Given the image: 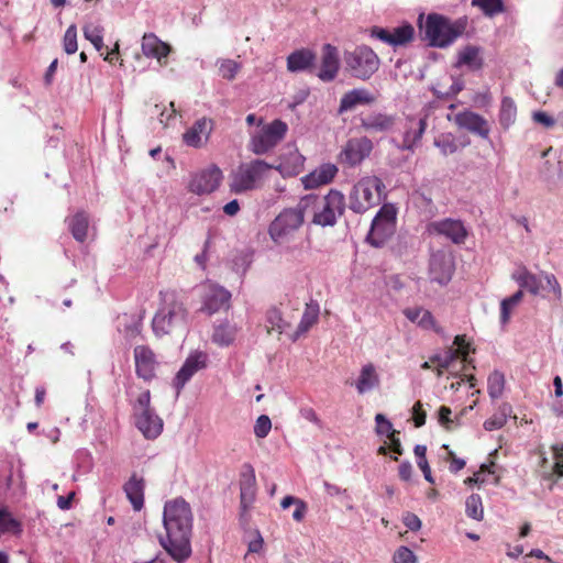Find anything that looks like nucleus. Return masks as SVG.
<instances>
[{
    "instance_id": "15",
    "label": "nucleus",
    "mask_w": 563,
    "mask_h": 563,
    "mask_svg": "<svg viewBox=\"0 0 563 563\" xmlns=\"http://www.w3.org/2000/svg\"><path fill=\"white\" fill-rule=\"evenodd\" d=\"M208 355L205 352L190 354L175 377L174 385L179 391L185 384L200 369L207 367Z\"/></svg>"
},
{
    "instance_id": "23",
    "label": "nucleus",
    "mask_w": 563,
    "mask_h": 563,
    "mask_svg": "<svg viewBox=\"0 0 563 563\" xmlns=\"http://www.w3.org/2000/svg\"><path fill=\"white\" fill-rule=\"evenodd\" d=\"M231 294L219 286H210L205 296L202 310L209 314L216 313L221 309H229Z\"/></svg>"
},
{
    "instance_id": "57",
    "label": "nucleus",
    "mask_w": 563,
    "mask_h": 563,
    "mask_svg": "<svg viewBox=\"0 0 563 563\" xmlns=\"http://www.w3.org/2000/svg\"><path fill=\"white\" fill-rule=\"evenodd\" d=\"M404 525L411 531H418L421 528V520L419 517L410 511L402 515Z\"/></svg>"
},
{
    "instance_id": "50",
    "label": "nucleus",
    "mask_w": 563,
    "mask_h": 563,
    "mask_svg": "<svg viewBox=\"0 0 563 563\" xmlns=\"http://www.w3.org/2000/svg\"><path fill=\"white\" fill-rule=\"evenodd\" d=\"M241 69V65L232 59H223L219 65V74L222 78L233 80Z\"/></svg>"
},
{
    "instance_id": "47",
    "label": "nucleus",
    "mask_w": 563,
    "mask_h": 563,
    "mask_svg": "<svg viewBox=\"0 0 563 563\" xmlns=\"http://www.w3.org/2000/svg\"><path fill=\"white\" fill-rule=\"evenodd\" d=\"M0 529L3 533L20 531V522L12 517L5 507L0 508Z\"/></svg>"
},
{
    "instance_id": "7",
    "label": "nucleus",
    "mask_w": 563,
    "mask_h": 563,
    "mask_svg": "<svg viewBox=\"0 0 563 563\" xmlns=\"http://www.w3.org/2000/svg\"><path fill=\"white\" fill-rule=\"evenodd\" d=\"M313 211L312 222L321 227H333L336 219L343 216L345 210V197L338 189H330L329 192L322 197H318V202Z\"/></svg>"
},
{
    "instance_id": "64",
    "label": "nucleus",
    "mask_w": 563,
    "mask_h": 563,
    "mask_svg": "<svg viewBox=\"0 0 563 563\" xmlns=\"http://www.w3.org/2000/svg\"><path fill=\"white\" fill-rule=\"evenodd\" d=\"M398 474H399L400 479H402L405 482L409 481L411 478V475H412V466H411V464L408 461L402 462L399 465Z\"/></svg>"
},
{
    "instance_id": "25",
    "label": "nucleus",
    "mask_w": 563,
    "mask_h": 563,
    "mask_svg": "<svg viewBox=\"0 0 563 563\" xmlns=\"http://www.w3.org/2000/svg\"><path fill=\"white\" fill-rule=\"evenodd\" d=\"M126 498L135 511H140L144 506L145 479L143 476L133 473L123 485Z\"/></svg>"
},
{
    "instance_id": "45",
    "label": "nucleus",
    "mask_w": 563,
    "mask_h": 563,
    "mask_svg": "<svg viewBox=\"0 0 563 563\" xmlns=\"http://www.w3.org/2000/svg\"><path fill=\"white\" fill-rule=\"evenodd\" d=\"M413 452L418 459L417 464H418L419 468L422 471L426 481L433 484L434 479L431 475V470H430V466H429V463H428V460L426 456L427 448L424 445L418 444L415 446Z\"/></svg>"
},
{
    "instance_id": "51",
    "label": "nucleus",
    "mask_w": 563,
    "mask_h": 563,
    "mask_svg": "<svg viewBox=\"0 0 563 563\" xmlns=\"http://www.w3.org/2000/svg\"><path fill=\"white\" fill-rule=\"evenodd\" d=\"M394 563H417V556L408 547H399L393 556Z\"/></svg>"
},
{
    "instance_id": "53",
    "label": "nucleus",
    "mask_w": 563,
    "mask_h": 563,
    "mask_svg": "<svg viewBox=\"0 0 563 563\" xmlns=\"http://www.w3.org/2000/svg\"><path fill=\"white\" fill-rule=\"evenodd\" d=\"M454 344L456 345V349L452 350L453 353L456 355V357H461L462 361H467V355L471 352V345L468 342H466L464 335H456L454 339Z\"/></svg>"
},
{
    "instance_id": "31",
    "label": "nucleus",
    "mask_w": 563,
    "mask_h": 563,
    "mask_svg": "<svg viewBox=\"0 0 563 563\" xmlns=\"http://www.w3.org/2000/svg\"><path fill=\"white\" fill-rule=\"evenodd\" d=\"M68 229L77 242H85L88 236L89 217L85 211H78L66 219Z\"/></svg>"
},
{
    "instance_id": "17",
    "label": "nucleus",
    "mask_w": 563,
    "mask_h": 563,
    "mask_svg": "<svg viewBox=\"0 0 563 563\" xmlns=\"http://www.w3.org/2000/svg\"><path fill=\"white\" fill-rule=\"evenodd\" d=\"M136 375L144 380H151L155 376L156 360L153 351L145 345L134 349Z\"/></svg>"
},
{
    "instance_id": "5",
    "label": "nucleus",
    "mask_w": 563,
    "mask_h": 563,
    "mask_svg": "<svg viewBox=\"0 0 563 563\" xmlns=\"http://www.w3.org/2000/svg\"><path fill=\"white\" fill-rule=\"evenodd\" d=\"M273 167L274 165L267 164L262 159L242 163L231 174V191L234 194H242L258 188L267 173L273 169Z\"/></svg>"
},
{
    "instance_id": "11",
    "label": "nucleus",
    "mask_w": 563,
    "mask_h": 563,
    "mask_svg": "<svg viewBox=\"0 0 563 563\" xmlns=\"http://www.w3.org/2000/svg\"><path fill=\"white\" fill-rule=\"evenodd\" d=\"M222 179V170L212 164L191 176L188 190L199 196L209 195L219 188Z\"/></svg>"
},
{
    "instance_id": "18",
    "label": "nucleus",
    "mask_w": 563,
    "mask_h": 563,
    "mask_svg": "<svg viewBox=\"0 0 563 563\" xmlns=\"http://www.w3.org/2000/svg\"><path fill=\"white\" fill-rule=\"evenodd\" d=\"M212 130L213 122L202 118L184 133L183 140L186 145L199 148L208 142Z\"/></svg>"
},
{
    "instance_id": "33",
    "label": "nucleus",
    "mask_w": 563,
    "mask_h": 563,
    "mask_svg": "<svg viewBox=\"0 0 563 563\" xmlns=\"http://www.w3.org/2000/svg\"><path fill=\"white\" fill-rule=\"evenodd\" d=\"M318 319L319 305L313 301L307 303L292 339L297 340L300 335L307 333L318 322Z\"/></svg>"
},
{
    "instance_id": "34",
    "label": "nucleus",
    "mask_w": 563,
    "mask_h": 563,
    "mask_svg": "<svg viewBox=\"0 0 563 563\" xmlns=\"http://www.w3.org/2000/svg\"><path fill=\"white\" fill-rule=\"evenodd\" d=\"M379 385V377L375 366L372 363L364 365L356 380V389L358 394H364Z\"/></svg>"
},
{
    "instance_id": "62",
    "label": "nucleus",
    "mask_w": 563,
    "mask_h": 563,
    "mask_svg": "<svg viewBox=\"0 0 563 563\" xmlns=\"http://www.w3.org/2000/svg\"><path fill=\"white\" fill-rule=\"evenodd\" d=\"M372 35L382 42L391 45L390 30L375 26L372 29Z\"/></svg>"
},
{
    "instance_id": "44",
    "label": "nucleus",
    "mask_w": 563,
    "mask_h": 563,
    "mask_svg": "<svg viewBox=\"0 0 563 563\" xmlns=\"http://www.w3.org/2000/svg\"><path fill=\"white\" fill-rule=\"evenodd\" d=\"M434 145L440 148L443 155L453 154L457 151L459 146L453 134H441L434 140Z\"/></svg>"
},
{
    "instance_id": "61",
    "label": "nucleus",
    "mask_w": 563,
    "mask_h": 563,
    "mask_svg": "<svg viewBox=\"0 0 563 563\" xmlns=\"http://www.w3.org/2000/svg\"><path fill=\"white\" fill-rule=\"evenodd\" d=\"M451 409L446 406H441L439 409V422L445 427V429L451 430L453 421L451 420Z\"/></svg>"
},
{
    "instance_id": "20",
    "label": "nucleus",
    "mask_w": 563,
    "mask_h": 563,
    "mask_svg": "<svg viewBox=\"0 0 563 563\" xmlns=\"http://www.w3.org/2000/svg\"><path fill=\"white\" fill-rule=\"evenodd\" d=\"M376 100L377 97L365 88L352 89L342 96L338 112L342 114L353 110L357 106L373 104Z\"/></svg>"
},
{
    "instance_id": "40",
    "label": "nucleus",
    "mask_w": 563,
    "mask_h": 563,
    "mask_svg": "<svg viewBox=\"0 0 563 563\" xmlns=\"http://www.w3.org/2000/svg\"><path fill=\"white\" fill-rule=\"evenodd\" d=\"M522 298H523V291L521 289H519L510 297L501 300V302H500V321H501V323L506 324L509 321L512 308L516 307L518 303H520Z\"/></svg>"
},
{
    "instance_id": "29",
    "label": "nucleus",
    "mask_w": 563,
    "mask_h": 563,
    "mask_svg": "<svg viewBox=\"0 0 563 563\" xmlns=\"http://www.w3.org/2000/svg\"><path fill=\"white\" fill-rule=\"evenodd\" d=\"M142 52L145 56L161 62L162 58L168 56L170 46L161 41L154 33H145L142 38Z\"/></svg>"
},
{
    "instance_id": "12",
    "label": "nucleus",
    "mask_w": 563,
    "mask_h": 563,
    "mask_svg": "<svg viewBox=\"0 0 563 563\" xmlns=\"http://www.w3.org/2000/svg\"><path fill=\"white\" fill-rule=\"evenodd\" d=\"M256 498V478L252 465L245 464L240 477V519L247 523L249 511Z\"/></svg>"
},
{
    "instance_id": "58",
    "label": "nucleus",
    "mask_w": 563,
    "mask_h": 563,
    "mask_svg": "<svg viewBox=\"0 0 563 563\" xmlns=\"http://www.w3.org/2000/svg\"><path fill=\"white\" fill-rule=\"evenodd\" d=\"M532 119L536 123L543 125L544 128H553L555 125V120L553 117L548 114L544 111H536L532 114Z\"/></svg>"
},
{
    "instance_id": "35",
    "label": "nucleus",
    "mask_w": 563,
    "mask_h": 563,
    "mask_svg": "<svg viewBox=\"0 0 563 563\" xmlns=\"http://www.w3.org/2000/svg\"><path fill=\"white\" fill-rule=\"evenodd\" d=\"M483 65L478 47L468 45L459 53L457 66H466L470 70H479Z\"/></svg>"
},
{
    "instance_id": "39",
    "label": "nucleus",
    "mask_w": 563,
    "mask_h": 563,
    "mask_svg": "<svg viewBox=\"0 0 563 563\" xmlns=\"http://www.w3.org/2000/svg\"><path fill=\"white\" fill-rule=\"evenodd\" d=\"M391 45L399 46L406 45L411 42L415 35V29L411 24H404L401 26L390 30Z\"/></svg>"
},
{
    "instance_id": "3",
    "label": "nucleus",
    "mask_w": 563,
    "mask_h": 563,
    "mask_svg": "<svg viewBox=\"0 0 563 563\" xmlns=\"http://www.w3.org/2000/svg\"><path fill=\"white\" fill-rule=\"evenodd\" d=\"M467 24L466 16L451 20L442 14L431 13L420 27L430 46L445 48L465 33Z\"/></svg>"
},
{
    "instance_id": "48",
    "label": "nucleus",
    "mask_w": 563,
    "mask_h": 563,
    "mask_svg": "<svg viewBox=\"0 0 563 563\" xmlns=\"http://www.w3.org/2000/svg\"><path fill=\"white\" fill-rule=\"evenodd\" d=\"M63 47L66 54H74L76 53L78 45H77V27L75 24H71L68 26L64 34L63 38Z\"/></svg>"
},
{
    "instance_id": "14",
    "label": "nucleus",
    "mask_w": 563,
    "mask_h": 563,
    "mask_svg": "<svg viewBox=\"0 0 563 563\" xmlns=\"http://www.w3.org/2000/svg\"><path fill=\"white\" fill-rule=\"evenodd\" d=\"M454 123L463 130L487 140L490 134L489 122L481 114L471 110H464L454 115Z\"/></svg>"
},
{
    "instance_id": "54",
    "label": "nucleus",
    "mask_w": 563,
    "mask_h": 563,
    "mask_svg": "<svg viewBox=\"0 0 563 563\" xmlns=\"http://www.w3.org/2000/svg\"><path fill=\"white\" fill-rule=\"evenodd\" d=\"M151 410H154L153 408H151V394L150 390H145L141 393L136 399V404L134 406V415Z\"/></svg>"
},
{
    "instance_id": "55",
    "label": "nucleus",
    "mask_w": 563,
    "mask_h": 563,
    "mask_svg": "<svg viewBox=\"0 0 563 563\" xmlns=\"http://www.w3.org/2000/svg\"><path fill=\"white\" fill-rule=\"evenodd\" d=\"M553 473L559 477H563V444L554 445L553 448Z\"/></svg>"
},
{
    "instance_id": "2",
    "label": "nucleus",
    "mask_w": 563,
    "mask_h": 563,
    "mask_svg": "<svg viewBox=\"0 0 563 563\" xmlns=\"http://www.w3.org/2000/svg\"><path fill=\"white\" fill-rule=\"evenodd\" d=\"M161 307L155 313L152 328L157 336L181 333L188 327V310L184 298L175 290L159 292Z\"/></svg>"
},
{
    "instance_id": "43",
    "label": "nucleus",
    "mask_w": 563,
    "mask_h": 563,
    "mask_svg": "<svg viewBox=\"0 0 563 563\" xmlns=\"http://www.w3.org/2000/svg\"><path fill=\"white\" fill-rule=\"evenodd\" d=\"M84 36L88 40L97 51L103 47V27L95 24H86L82 29Z\"/></svg>"
},
{
    "instance_id": "30",
    "label": "nucleus",
    "mask_w": 563,
    "mask_h": 563,
    "mask_svg": "<svg viewBox=\"0 0 563 563\" xmlns=\"http://www.w3.org/2000/svg\"><path fill=\"white\" fill-rule=\"evenodd\" d=\"M511 279L515 280L520 289H526L532 295H538L541 287V279L533 273H531L526 266H519L512 274Z\"/></svg>"
},
{
    "instance_id": "9",
    "label": "nucleus",
    "mask_w": 563,
    "mask_h": 563,
    "mask_svg": "<svg viewBox=\"0 0 563 563\" xmlns=\"http://www.w3.org/2000/svg\"><path fill=\"white\" fill-rule=\"evenodd\" d=\"M287 131V124L280 119H275L251 136L249 150L256 155L266 154L285 137Z\"/></svg>"
},
{
    "instance_id": "22",
    "label": "nucleus",
    "mask_w": 563,
    "mask_h": 563,
    "mask_svg": "<svg viewBox=\"0 0 563 563\" xmlns=\"http://www.w3.org/2000/svg\"><path fill=\"white\" fill-rule=\"evenodd\" d=\"M135 426L150 440L156 439L163 431V420L154 410L134 415Z\"/></svg>"
},
{
    "instance_id": "8",
    "label": "nucleus",
    "mask_w": 563,
    "mask_h": 563,
    "mask_svg": "<svg viewBox=\"0 0 563 563\" xmlns=\"http://www.w3.org/2000/svg\"><path fill=\"white\" fill-rule=\"evenodd\" d=\"M396 222L397 209L391 203H384L372 221L366 241L375 247L384 246L394 235Z\"/></svg>"
},
{
    "instance_id": "36",
    "label": "nucleus",
    "mask_w": 563,
    "mask_h": 563,
    "mask_svg": "<svg viewBox=\"0 0 563 563\" xmlns=\"http://www.w3.org/2000/svg\"><path fill=\"white\" fill-rule=\"evenodd\" d=\"M499 123L507 130L515 124L517 119V106L512 98L504 97L499 110Z\"/></svg>"
},
{
    "instance_id": "24",
    "label": "nucleus",
    "mask_w": 563,
    "mask_h": 563,
    "mask_svg": "<svg viewBox=\"0 0 563 563\" xmlns=\"http://www.w3.org/2000/svg\"><path fill=\"white\" fill-rule=\"evenodd\" d=\"M338 49L331 44H325L322 48L321 67L318 77L322 81L333 80L339 71Z\"/></svg>"
},
{
    "instance_id": "46",
    "label": "nucleus",
    "mask_w": 563,
    "mask_h": 563,
    "mask_svg": "<svg viewBox=\"0 0 563 563\" xmlns=\"http://www.w3.org/2000/svg\"><path fill=\"white\" fill-rule=\"evenodd\" d=\"M266 317L272 330H276L278 333H283L289 328V324L283 320L280 310L276 307L271 308Z\"/></svg>"
},
{
    "instance_id": "63",
    "label": "nucleus",
    "mask_w": 563,
    "mask_h": 563,
    "mask_svg": "<svg viewBox=\"0 0 563 563\" xmlns=\"http://www.w3.org/2000/svg\"><path fill=\"white\" fill-rule=\"evenodd\" d=\"M418 325L423 329H433L435 327L434 318L429 310L423 311Z\"/></svg>"
},
{
    "instance_id": "4",
    "label": "nucleus",
    "mask_w": 563,
    "mask_h": 563,
    "mask_svg": "<svg viewBox=\"0 0 563 563\" xmlns=\"http://www.w3.org/2000/svg\"><path fill=\"white\" fill-rule=\"evenodd\" d=\"M318 202L317 195H307L302 197L295 208L283 210L269 225V235L275 241H280L284 236L298 230L303 221L305 213L314 208Z\"/></svg>"
},
{
    "instance_id": "28",
    "label": "nucleus",
    "mask_w": 563,
    "mask_h": 563,
    "mask_svg": "<svg viewBox=\"0 0 563 563\" xmlns=\"http://www.w3.org/2000/svg\"><path fill=\"white\" fill-rule=\"evenodd\" d=\"M426 129V118H421L419 120L409 119L405 124L404 139L400 148L409 151L412 150L422 139Z\"/></svg>"
},
{
    "instance_id": "21",
    "label": "nucleus",
    "mask_w": 563,
    "mask_h": 563,
    "mask_svg": "<svg viewBox=\"0 0 563 563\" xmlns=\"http://www.w3.org/2000/svg\"><path fill=\"white\" fill-rule=\"evenodd\" d=\"M338 174V167L334 164L325 163L301 178L306 189H314L330 184Z\"/></svg>"
},
{
    "instance_id": "10",
    "label": "nucleus",
    "mask_w": 563,
    "mask_h": 563,
    "mask_svg": "<svg viewBox=\"0 0 563 563\" xmlns=\"http://www.w3.org/2000/svg\"><path fill=\"white\" fill-rule=\"evenodd\" d=\"M347 69L360 79H368L379 66V58L368 46H358L344 56Z\"/></svg>"
},
{
    "instance_id": "37",
    "label": "nucleus",
    "mask_w": 563,
    "mask_h": 563,
    "mask_svg": "<svg viewBox=\"0 0 563 563\" xmlns=\"http://www.w3.org/2000/svg\"><path fill=\"white\" fill-rule=\"evenodd\" d=\"M236 333L238 328L235 325L224 322L214 329L212 341L220 346H228L233 343Z\"/></svg>"
},
{
    "instance_id": "6",
    "label": "nucleus",
    "mask_w": 563,
    "mask_h": 563,
    "mask_svg": "<svg viewBox=\"0 0 563 563\" xmlns=\"http://www.w3.org/2000/svg\"><path fill=\"white\" fill-rule=\"evenodd\" d=\"M384 189L385 185L379 177H362L350 192V209L355 213H364L379 203Z\"/></svg>"
},
{
    "instance_id": "60",
    "label": "nucleus",
    "mask_w": 563,
    "mask_h": 563,
    "mask_svg": "<svg viewBox=\"0 0 563 563\" xmlns=\"http://www.w3.org/2000/svg\"><path fill=\"white\" fill-rule=\"evenodd\" d=\"M413 421H415V426L417 428H420L422 427L424 423H426V418H427V415L426 412L422 410V405L420 401H417L415 405H413Z\"/></svg>"
},
{
    "instance_id": "49",
    "label": "nucleus",
    "mask_w": 563,
    "mask_h": 563,
    "mask_svg": "<svg viewBox=\"0 0 563 563\" xmlns=\"http://www.w3.org/2000/svg\"><path fill=\"white\" fill-rule=\"evenodd\" d=\"M509 407L507 405H504L501 407V412L498 415H494L493 417L488 418L484 422V428L487 431L498 430L501 429L507 423V410Z\"/></svg>"
},
{
    "instance_id": "19",
    "label": "nucleus",
    "mask_w": 563,
    "mask_h": 563,
    "mask_svg": "<svg viewBox=\"0 0 563 563\" xmlns=\"http://www.w3.org/2000/svg\"><path fill=\"white\" fill-rule=\"evenodd\" d=\"M430 228L438 234L444 235L455 244L465 242L468 232L460 220L444 219L431 223Z\"/></svg>"
},
{
    "instance_id": "1",
    "label": "nucleus",
    "mask_w": 563,
    "mask_h": 563,
    "mask_svg": "<svg viewBox=\"0 0 563 563\" xmlns=\"http://www.w3.org/2000/svg\"><path fill=\"white\" fill-rule=\"evenodd\" d=\"M163 522L166 538L161 539L162 547L176 562L184 563L191 555L192 514L189 504L181 498L167 501Z\"/></svg>"
},
{
    "instance_id": "26",
    "label": "nucleus",
    "mask_w": 563,
    "mask_h": 563,
    "mask_svg": "<svg viewBox=\"0 0 563 563\" xmlns=\"http://www.w3.org/2000/svg\"><path fill=\"white\" fill-rule=\"evenodd\" d=\"M453 263L443 253L432 255L430 261V274L434 282L444 285L450 282L453 275Z\"/></svg>"
},
{
    "instance_id": "59",
    "label": "nucleus",
    "mask_w": 563,
    "mask_h": 563,
    "mask_svg": "<svg viewBox=\"0 0 563 563\" xmlns=\"http://www.w3.org/2000/svg\"><path fill=\"white\" fill-rule=\"evenodd\" d=\"M375 421L377 423V433L388 435L391 431H394L390 421L387 420L384 415L377 413L375 417Z\"/></svg>"
},
{
    "instance_id": "56",
    "label": "nucleus",
    "mask_w": 563,
    "mask_h": 563,
    "mask_svg": "<svg viewBox=\"0 0 563 563\" xmlns=\"http://www.w3.org/2000/svg\"><path fill=\"white\" fill-rule=\"evenodd\" d=\"M445 450H448L446 461L450 463L449 470L452 473H457L465 467V461L459 459L455 453L449 450V445H443Z\"/></svg>"
},
{
    "instance_id": "32",
    "label": "nucleus",
    "mask_w": 563,
    "mask_h": 563,
    "mask_svg": "<svg viewBox=\"0 0 563 563\" xmlns=\"http://www.w3.org/2000/svg\"><path fill=\"white\" fill-rule=\"evenodd\" d=\"M316 59V55L310 49H298L291 53L287 57V69L289 71H301L312 67Z\"/></svg>"
},
{
    "instance_id": "16",
    "label": "nucleus",
    "mask_w": 563,
    "mask_h": 563,
    "mask_svg": "<svg viewBox=\"0 0 563 563\" xmlns=\"http://www.w3.org/2000/svg\"><path fill=\"white\" fill-rule=\"evenodd\" d=\"M279 161L273 169L278 170L283 177H294L303 170L305 157L296 147L287 146Z\"/></svg>"
},
{
    "instance_id": "42",
    "label": "nucleus",
    "mask_w": 563,
    "mask_h": 563,
    "mask_svg": "<svg viewBox=\"0 0 563 563\" xmlns=\"http://www.w3.org/2000/svg\"><path fill=\"white\" fill-rule=\"evenodd\" d=\"M465 511L467 517L481 521L484 518V508L482 498L477 494H472L466 498Z\"/></svg>"
},
{
    "instance_id": "38",
    "label": "nucleus",
    "mask_w": 563,
    "mask_h": 563,
    "mask_svg": "<svg viewBox=\"0 0 563 563\" xmlns=\"http://www.w3.org/2000/svg\"><path fill=\"white\" fill-rule=\"evenodd\" d=\"M471 4L478 8L487 18H494L506 11L504 0H472Z\"/></svg>"
},
{
    "instance_id": "27",
    "label": "nucleus",
    "mask_w": 563,
    "mask_h": 563,
    "mask_svg": "<svg viewBox=\"0 0 563 563\" xmlns=\"http://www.w3.org/2000/svg\"><path fill=\"white\" fill-rule=\"evenodd\" d=\"M395 124L393 115L372 112L361 119V126L369 133H384L389 131Z\"/></svg>"
},
{
    "instance_id": "41",
    "label": "nucleus",
    "mask_w": 563,
    "mask_h": 563,
    "mask_svg": "<svg viewBox=\"0 0 563 563\" xmlns=\"http://www.w3.org/2000/svg\"><path fill=\"white\" fill-rule=\"evenodd\" d=\"M505 387V377L504 374L494 371L489 374L487 379V391L490 398L497 399L501 396Z\"/></svg>"
},
{
    "instance_id": "52",
    "label": "nucleus",
    "mask_w": 563,
    "mask_h": 563,
    "mask_svg": "<svg viewBox=\"0 0 563 563\" xmlns=\"http://www.w3.org/2000/svg\"><path fill=\"white\" fill-rule=\"evenodd\" d=\"M272 429V422L268 416L262 415L257 418L254 426V433L257 438H265Z\"/></svg>"
},
{
    "instance_id": "13",
    "label": "nucleus",
    "mask_w": 563,
    "mask_h": 563,
    "mask_svg": "<svg viewBox=\"0 0 563 563\" xmlns=\"http://www.w3.org/2000/svg\"><path fill=\"white\" fill-rule=\"evenodd\" d=\"M373 147L367 136L350 139L340 153V161L349 167H355L371 155Z\"/></svg>"
}]
</instances>
